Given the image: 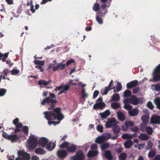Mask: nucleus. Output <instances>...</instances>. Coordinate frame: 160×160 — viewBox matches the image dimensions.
<instances>
[{
  "instance_id": "obj_1",
  "label": "nucleus",
  "mask_w": 160,
  "mask_h": 160,
  "mask_svg": "<svg viewBox=\"0 0 160 160\" xmlns=\"http://www.w3.org/2000/svg\"><path fill=\"white\" fill-rule=\"evenodd\" d=\"M52 111H46L43 112L44 118L48 121L50 125H54L59 124L64 118V116L61 112V108L58 107L53 109Z\"/></svg>"
},
{
  "instance_id": "obj_2",
  "label": "nucleus",
  "mask_w": 160,
  "mask_h": 160,
  "mask_svg": "<svg viewBox=\"0 0 160 160\" xmlns=\"http://www.w3.org/2000/svg\"><path fill=\"white\" fill-rule=\"evenodd\" d=\"M49 97L46 98L43 101H41V104L42 105H45L47 104L49 106L48 107V110H52L56 106V104L58 102V101L56 99H53L52 98H55V94L52 93L50 92Z\"/></svg>"
},
{
  "instance_id": "obj_3",
  "label": "nucleus",
  "mask_w": 160,
  "mask_h": 160,
  "mask_svg": "<svg viewBox=\"0 0 160 160\" xmlns=\"http://www.w3.org/2000/svg\"><path fill=\"white\" fill-rule=\"evenodd\" d=\"M28 148L31 150H33L37 147L38 142L37 138L34 136H30L27 141Z\"/></svg>"
},
{
  "instance_id": "obj_4",
  "label": "nucleus",
  "mask_w": 160,
  "mask_h": 160,
  "mask_svg": "<svg viewBox=\"0 0 160 160\" xmlns=\"http://www.w3.org/2000/svg\"><path fill=\"white\" fill-rule=\"evenodd\" d=\"M18 157L15 160H30V154L23 151L19 150L17 152Z\"/></svg>"
},
{
  "instance_id": "obj_5",
  "label": "nucleus",
  "mask_w": 160,
  "mask_h": 160,
  "mask_svg": "<svg viewBox=\"0 0 160 160\" xmlns=\"http://www.w3.org/2000/svg\"><path fill=\"white\" fill-rule=\"evenodd\" d=\"M143 99L142 98H137L136 96L132 95L129 98L130 103L133 105H136L139 103H142L143 102Z\"/></svg>"
},
{
  "instance_id": "obj_6",
  "label": "nucleus",
  "mask_w": 160,
  "mask_h": 160,
  "mask_svg": "<svg viewBox=\"0 0 160 160\" xmlns=\"http://www.w3.org/2000/svg\"><path fill=\"white\" fill-rule=\"evenodd\" d=\"M85 156L82 150H79L77 152L75 155L72 156V160H84Z\"/></svg>"
},
{
  "instance_id": "obj_7",
  "label": "nucleus",
  "mask_w": 160,
  "mask_h": 160,
  "mask_svg": "<svg viewBox=\"0 0 160 160\" xmlns=\"http://www.w3.org/2000/svg\"><path fill=\"white\" fill-rule=\"evenodd\" d=\"M118 123L114 118H108L107 121L106 123V127L107 128H111Z\"/></svg>"
},
{
  "instance_id": "obj_8",
  "label": "nucleus",
  "mask_w": 160,
  "mask_h": 160,
  "mask_svg": "<svg viewBox=\"0 0 160 160\" xmlns=\"http://www.w3.org/2000/svg\"><path fill=\"white\" fill-rule=\"evenodd\" d=\"M48 140L45 137H42L40 138V139L38 141V143L39 146L44 148L47 144L48 143Z\"/></svg>"
},
{
  "instance_id": "obj_9",
  "label": "nucleus",
  "mask_w": 160,
  "mask_h": 160,
  "mask_svg": "<svg viewBox=\"0 0 160 160\" xmlns=\"http://www.w3.org/2000/svg\"><path fill=\"white\" fill-rule=\"evenodd\" d=\"M150 122L151 123L160 124V116L158 115L152 116L151 118Z\"/></svg>"
},
{
  "instance_id": "obj_10",
  "label": "nucleus",
  "mask_w": 160,
  "mask_h": 160,
  "mask_svg": "<svg viewBox=\"0 0 160 160\" xmlns=\"http://www.w3.org/2000/svg\"><path fill=\"white\" fill-rule=\"evenodd\" d=\"M138 82V81L137 80L131 81L127 84V87L128 89H131L133 88L136 87Z\"/></svg>"
},
{
  "instance_id": "obj_11",
  "label": "nucleus",
  "mask_w": 160,
  "mask_h": 160,
  "mask_svg": "<svg viewBox=\"0 0 160 160\" xmlns=\"http://www.w3.org/2000/svg\"><path fill=\"white\" fill-rule=\"evenodd\" d=\"M57 156L60 158H65L68 155L67 151L65 150H59L57 152Z\"/></svg>"
},
{
  "instance_id": "obj_12",
  "label": "nucleus",
  "mask_w": 160,
  "mask_h": 160,
  "mask_svg": "<svg viewBox=\"0 0 160 160\" xmlns=\"http://www.w3.org/2000/svg\"><path fill=\"white\" fill-rule=\"evenodd\" d=\"M19 137L17 135H9L8 136V139L11 141L12 142H16Z\"/></svg>"
},
{
  "instance_id": "obj_13",
  "label": "nucleus",
  "mask_w": 160,
  "mask_h": 160,
  "mask_svg": "<svg viewBox=\"0 0 160 160\" xmlns=\"http://www.w3.org/2000/svg\"><path fill=\"white\" fill-rule=\"evenodd\" d=\"M106 106L105 103L104 102H99L95 103L93 106L94 109H97L99 108L102 109Z\"/></svg>"
},
{
  "instance_id": "obj_14",
  "label": "nucleus",
  "mask_w": 160,
  "mask_h": 160,
  "mask_svg": "<svg viewBox=\"0 0 160 160\" xmlns=\"http://www.w3.org/2000/svg\"><path fill=\"white\" fill-rule=\"evenodd\" d=\"M77 149V147L74 144H70L67 147V150L70 152H75Z\"/></svg>"
},
{
  "instance_id": "obj_15",
  "label": "nucleus",
  "mask_w": 160,
  "mask_h": 160,
  "mask_svg": "<svg viewBox=\"0 0 160 160\" xmlns=\"http://www.w3.org/2000/svg\"><path fill=\"white\" fill-rule=\"evenodd\" d=\"M52 143L50 142L48 143L47 144V146L46 148V149H48V151H51L56 146V141L52 143V146L51 147Z\"/></svg>"
},
{
  "instance_id": "obj_16",
  "label": "nucleus",
  "mask_w": 160,
  "mask_h": 160,
  "mask_svg": "<svg viewBox=\"0 0 160 160\" xmlns=\"http://www.w3.org/2000/svg\"><path fill=\"white\" fill-rule=\"evenodd\" d=\"M112 129L113 133L117 135L120 133L121 130L120 127L117 124L112 126Z\"/></svg>"
},
{
  "instance_id": "obj_17",
  "label": "nucleus",
  "mask_w": 160,
  "mask_h": 160,
  "mask_svg": "<svg viewBox=\"0 0 160 160\" xmlns=\"http://www.w3.org/2000/svg\"><path fill=\"white\" fill-rule=\"evenodd\" d=\"M117 115L118 119L121 121H124L125 119V117L124 114L121 112L119 111L117 112Z\"/></svg>"
},
{
  "instance_id": "obj_18",
  "label": "nucleus",
  "mask_w": 160,
  "mask_h": 160,
  "mask_svg": "<svg viewBox=\"0 0 160 160\" xmlns=\"http://www.w3.org/2000/svg\"><path fill=\"white\" fill-rule=\"evenodd\" d=\"M105 156L106 158L108 160H112L113 159L111 152L109 150H108L105 151Z\"/></svg>"
},
{
  "instance_id": "obj_19",
  "label": "nucleus",
  "mask_w": 160,
  "mask_h": 160,
  "mask_svg": "<svg viewBox=\"0 0 160 160\" xmlns=\"http://www.w3.org/2000/svg\"><path fill=\"white\" fill-rule=\"evenodd\" d=\"M138 113V110L137 108H134L131 111H129V115L132 117L137 116Z\"/></svg>"
},
{
  "instance_id": "obj_20",
  "label": "nucleus",
  "mask_w": 160,
  "mask_h": 160,
  "mask_svg": "<svg viewBox=\"0 0 160 160\" xmlns=\"http://www.w3.org/2000/svg\"><path fill=\"white\" fill-rule=\"evenodd\" d=\"M133 145V142L131 140H129L125 142L124 143V146L125 148H129Z\"/></svg>"
},
{
  "instance_id": "obj_21",
  "label": "nucleus",
  "mask_w": 160,
  "mask_h": 160,
  "mask_svg": "<svg viewBox=\"0 0 160 160\" xmlns=\"http://www.w3.org/2000/svg\"><path fill=\"white\" fill-rule=\"evenodd\" d=\"M34 152L36 154H39L43 155L45 154L46 153V151L40 148H38L35 149Z\"/></svg>"
},
{
  "instance_id": "obj_22",
  "label": "nucleus",
  "mask_w": 160,
  "mask_h": 160,
  "mask_svg": "<svg viewBox=\"0 0 160 160\" xmlns=\"http://www.w3.org/2000/svg\"><path fill=\"white\" fill-rule=\"evenodd\" d=\"M98 152L96 150L90 151L87 153V157L88 158H91L95 156L98 155Z\"/></svg>"
},
{
  "instance_id": "obj_23",
  "label": "nucleus",
  "mask_w": 160,
  "mask_h": 160,
  "mask_svg": "<svg viewBox=\"0 0 160 160\" xmlns=\"http://www.w3.org/2000/svg\"><path fill=\"white\" fill-rule=\"evenodd\" d=\"M111 113L110 112L109 110H106L103 113H100V115H101L102 118H106L108 116L110 115Z\"/></svg>"
},
{
  "instance_id": "obj_24",
  "label": "nucleus",
  "mask_w": 160,
  "mask_h": 160,
  "mask_svg": "<svg viewBox=\"0 0 160 160\" xmlns=\"http://www.w3.org/2000/svg\"><path fill=\"white\" fill-rule=\"evenodd\" d=\"M138 138L141 140H147L149 138V136L145 133H141L138 136Z\"/></svg>"
},
{
  "instance_id": "obj_25",
  "label": "nucleus",
  "mask_w": 160,
  "mask_h": 160,
  "mask_svg": "<svg viewBox=\"0 0 160 160\" xmlns=\"http://www.w3.org/2000/svg\"><path fill=\"white\" fill-rule=\"evenodd\" d=\"M152 75H154V77L152 80H150V81H155L158 82L160 80V73L156 74H153V72L152 74Z\"/></svg>"
},
{
  "instance_id": "obj_26",
  "label": "nucleus",
  "mask_w": 160,
  "mask_h": 160,
  "mask_svg": "<svg viewBox=\"0 0 160 160\" xmlns=\"http://www.w3.org/2000/svg\"><path fill=\"white\" fill-rule=\"evenodd\" d=\"M120 100V96L119 94L115 93L113 95L112 97L111 100L112 101H118Z\"/></svg>"
},
{
  "instance_id": "obj_27",
  "label": "nucleus",
  "mask_w": 160,
  "mask_h": 160,
  "mask_svg": "<svg viewBox=\"0 0 160 160\" xmlns=\"http://www.w3.org/2000/svg\"><path fill=\"white\" fill-rule=\"evenodd\" d=\"M149 117L147 115H143L141 117V119L143 122L145 124H147L148 122Z\"/></svg>"
},
{
  "instance_id": "obj_28",
  "label": "nucleus",
  "mask_w": 160,
  "mask_h": 160,
  "mask_svg": "<svg viewBox=\"0 0 160 160\" xmlns=\"http://www.w3.org/2000/svg\"><path fill=\"white\" fill-rule=\"evenodd\" d=\"M154 102L156 105L157 108L160 110V97H157L154 99Z\"/></svg>"
},
{
  "instance_id": "obj_29",
  "label": "nucleus",
  "mask_w": 160,
  "mask_h": 160,
  "mask_svg": "<svg viewBox=\"0 0 160 160\" xmlns=\"http://www.w3.org/2000/svg\"><path fill=\"white\" fill-rule=\"evenodd\" d=\"M132 94L131 92L128 89H127L125 90L123 94V97L124 98H128L130 96H131Z\"/></svg>"
},
{
  "instance_id": "obj_30",
  "label": "nucleus",
  "mask_w": 160,
  "mask_h": 160,
  "mask_svg": "<svg viewBox=\"0 0 160 160\" xmlns=\"http://www.w3.org/2000/svg\"><path fill=\"white\" fill-rule=\"evenodd\" d=\"M51 81H46L44 80H40L38 81V83L39 85H43L44 86H47L50 82Z\"/></svg>"
},
{
  "instance_id": "obj_31",
  "label": "nucleus",
  "mask_w": 160,
  "mask_h": 160,
  "mask_svg": "<svg viewBox=\"0 0 160 160\" xmlns=\"http://www.w3.org/2000/svg\"><path fill=\"white\" fill-rule=\"evenodd\" d=\"M102 137L104 140H108L111 138V135L109 133H105L102 134Z\"/></svg>"
},
{
  "instance_id": "obj_32",
  "label": "nucleus",
  "mask_w": 160,
  "mask_h": 160,
  "mask_svg": "<svg viewBox=\"0 0 160 160\" xmlns=\"http://www.w3.org/2000/svg\"><path fill=\"white\" fill-rule=\"evenodd\" d=\"M127 156V155L125 152H122L120 154L118 159L119 160H126Z\"/></svg>"
},
{
  "instance_id": "obj_33",
  "label": "nucleus",
  "mask_w": 160,
  "mask_h": 160,
  "mask_svg": "<svg viewBox=\"0 0 160 160\" xmlns=\"http://www.w3.org/2000/svg\"><path fill=\"white\" fill-rule=\"evenodd\" d=\"M160 73V64L157 66L153 71V74Z\"/></svg>"
},
{
  "instance_id": "obj_34",
  "label": "nucleus",
  "mask_w": 160,
  "mask_h": 160,
  "mask_svg": "<svg viewBox=\"0 0 160 160\" xmlns=\"http://www.w3.org/2000/svg\"><path fill=\"white\" fill-rule=\"evenodd\" d=\"M109 144L108 142H105L101 145V148L102 150H104L108 148Z\"/></svg>"
},
{
  "instance_id": "obj_35",
  "label": "nucleus",
  "mask_w": 160,
  "mask_h": 160,
  "mask_svg": "<svg viewBox=\"0 0 160 160\" xmlns=\"http://www.w3.org/2000/svg\"><path fill=\"white\" fill-rule=\"evenodd\" d=\"M111 107L113 109H116L120 107V104L118 102H113L111 104Z\"/></svg>"
},
{
  "instance_id": "obj_36",
  "label": "nucleus",
  "mask_w": 160,
  "mask_h": 160,
  "mask_svg": "<svg viewBox=\"0 0 160 160\" xmlns=\"http://www.w3.org/2000/svg\"><path fill=\"white\" fill-rule=\"evenodd\" d=\"M156 154V152L153 149H150L148 154V157L152 158L154 157Z\"/></svg>"
},
{
  "instance_id": "obj_37",
  "label": "nucleus",
  "mask_w": 160,
  "mask_h": 160,
  "mask_svg": "<svg viewBox=\"0 0 160 160\" xmlns=\"http://www.w3.org/2000/svg\"><path fill=\"white\" fill-rule=\"evenodd\" d=\"M34 62L35 65L43 66L44 65L45 62L44 60L40 61L39 60H35L34 61Z\"/></svg>"
},
{
  "instance_id": "obj_38",
  "label": "nucleus",
  "mask_w": 160,
  "mask_h": 160,
  "mask_svg": "<svg viewBox=\"0 0 160 160\" xmlns=\"http://www.w3.org/2000/svg\"><path fill=\"white\" fill-rule=\"evenodd\" d=\"M93 10L94 11H98L100 8V5L99 3L96 2L94 4L92 8Z\"/></svg>"
},
{
  "instance_id": "obj_39",
  "label": "nucleus",
  "mask_w": 160,
  "mask_h": 160,
  "mask_svg": "<svg viewBox=\"0 0 160 160\" xmlns=\"http://www.w3.org/2000/svg\"><path fill=\"white\" fill-rule=\"evenodd\" d=\"M104 140L102 137H98L95 140V142L98 144H100L103 142Z\"/></svg>"
},
{
  "instance_id": "obj_40",
  "label": "nucleus",
  "mask_w": 160,
  "mask_h": 160,
  "mask_svg": "<svg viewBox=\"0 0 160 160\" xmlns=\"http://www.w3.org/2000/svg\"><path fill=\"white\" fill-rule=\"evenodd\" d=\"M146 131L148 134L151 135L153 133L152 128L150 127H147L146 128Z\"/></svg>"
},
{
  "instance_id": "obj_41",
  "label": "nucleus",
  "mask_w": 160,
  "mask_h": 160,
  "mask_svg": "<svg viewBox=\"0 0 160 160\" xmlns=\"http://www.w3.org/2000/svg\"><path fill=\"white\" fill-rule=\"evenodd\" d=\"M125 123L128 127L133 126L135 124L134 122L132 121H126Z\"/></svg>"
},
{
  "instance_id": "obj_42",
  "label": "nucleus",
  "mask_w": 160,
  "mask_h": 160,
  "mask_svg": "<svg viewBox=\"0 0 160 160\" xmlns=\"http://www.w3.org/2000/svg\"><path fill=\"white\" fill-rule=\"evenodd\" d=\"M69 145V143L67 142H65L59 145L61 148H67Z\"/></svg>"
},
{
  "instance_id": "obj_43",
  "label": "nucleus",
  "mask_w": 160,
  "mask_h": 160,
  "mask_svg": "<svg viewBox=\"0 0 160 160\" xmlns=\"http://www.w3.org/2000/svg\"><path fill=\"white\" fill-rule=\"evenodd\" d=\"M121 137L122 138L124 139H132V137L130 135L127 133L123 134L122 136Z\"/></svg>"
},
{
  "instance_id": "obj_44",
  "label": "nucleus",
  "mask_w": 160,
  "mask_h": 160,
  "mask_svg": "<svg viewBox=\"0 0 160 160\" xmlns=\"http://www.w3.org/2000/svg\"><path fill=\"white\" fill-rule=\"evenodd\" d=\"M122 88V85L121 83L118 82L117 86L116 87H115V88L116 90V91H117V92L120 91L121 90Z\"/></svg>"
},
{
  "instance_id": "obj_45",
  "label": "nucleus",
  "mask_w": 160,
  "mask_h": 160,
  "mask_svg": "<svg viewBox=\"0 0 160 160\" xmlns=\"http://www.w3.org/2000/svg\"><path fill=\"white\" fill-rule=\"evenodd\" d=\"M112 88H108V87H106L103 90V92H102V94L103 95H106L108 94V92L112 90Z\"/></svg>"
},
{
  "instance_id": "obj_46",
  "label": "nucleus",
  "mask_w": 160,
  "mask_h": 160,
  "mask_svg": "<svg viewBox=\"0 0 160 160\" xmlns=\"http://www.w3.org/2000/svg\"><path fill=\"white\" fill-rule=\"evenodd\" d=\"M7 90L4 88L0 89V96H3L7 92Z\"/></svg>"
},
{
  "instance_id": "obj_47",
  "label": "nucleus",
  "mask_w": 160,
  "mask_h": 160,
  "mask_svg": "<svg viewBox=\"0 0 160 160\" xmlns=\"http://www.w3.org/2000/svg\"><path fill=\"white\" fill-rule=\"evenodd\" d=\"M32 3V1L31 0L30 2V3L31 5L30 10L32 13H34L35 12V10L34 9V5H33Z\"/></svg>"
},
{
  "instance_id": "obj_48",
  "label": "nucleus",
  "mask_w": 160,
  "mask_h": 160,
  "mask_svg": "<svg viewBox=\"0 0 160 160\" xmlns=\"http://www.w3.org/2000/svg\"><path fill=\"white\" fill-rule=\"evenodd\" d=\"M123 108L126 110H131L132 107L130 105H125L123 106Z\"/></svg>"
},
{
  "instance_id": "obj_49",
  "label": "nucleus",
  "mask_w": 160,
  "mask_h": 160,
  "mask_svg": "<svg viewBox=\"0 0 160 160\" xmlns=\"http://www.w3.org/2000/svg\"><path fill=\"white\" fill-rule=\"evenodd\" d=\"M96 19L97 22L100 24H102L103 23V20L101 17L98 16H96Z\"/></svg>"
},
{
  "instance_id": "obj_50",
  "label": "nucleus",
  "mask_w": 160,
  "mask_h": 160,
  "mask_svg": "<svg viewBox=\"0 0 160 160\" xmlns=\"http://www.w3.org/2000/svg\"><path fill=\"white\" fill-rule=\"evenodd\" d=\"M147 105L148 108L151 109H152L154 108V106L151 101H149L147 103Z\"/></svg>"
},
{
  "instance_id": "obj_51",
  "label": "nucleus",
  "mask_w": 160,
  "mask_h": 160,
  "mask_svg": "<svg viewBox=\"0 0 160 160\" xmlns=\"http://www.w3.org/2000/svg\"><path fill=\"white\" fill-rule=\"evenodd\" d=\"M130 129L131 131L134 132H138L139 130V128L138 126H135L134 127L131 128Z\"/></svg>"
},
{
  "instance_id": "obj_52",
  "label": "nucleus",
  "mask_w": 160,
  "mask_h": 160,
  "mask_svg": "<svg viewBox=\"0 0 160 160\" xmlns=\"http://www.w3.org/2000/svg\"><path fill=\"white\" fill-rule=\"evenodd\" d=\"M63 62L64 61H63L58 64H60V67L59 68V69L61 70L64 69L65 68L66 65L65 64H63Z\"/></svg>"
},
{
  "instance_id": "obj_53",
  "label": "nucleus",
  "mask_w": 160,
  "mask_h": 160,
  "mask_svg": "<svg viewBox=\"0 0 160 160\" xmlns=\"http://www.w3.org/2000/svg\"><path fill=\"white\" fill-rule=\"evenodd\" d=\"M11 74L13 75H16L19 73L20 71L18 69H13L11 71Z\"/></svg>"
},
{
  "instance_id": "obj_54",
  "label": "nucleus",
  "mask_w": 160,
  "mask_h": 160,
  "mask_svg": "<svg viewBox=\"0 0 160 160\" xmlns=\"http://www.w3.org/2000/svg\"><path fill=\"white\" fill-rule=\"evenodd\" d=\"M75 61L73 59L68 60L66 62V65L68 66L72 63H75Z\"/></svg>"
},
{
  "instance_id": "obj_55",
  "label": "nucleus",
  "mask_w": 160,
  "mask_h": 160,
  "mask_svg": "<svg viewBox=\"0 0 160 160\" xmlns=\"http://www.w3.org/2000/svg\"><path fill=\"white\" fill-rule=\"evenodd\" d=\"M28 131L29 128L27 126H24L23 127L22 131L28 134Z\"/></svg>"
},
{
  "instance_id": "obj_56",
  "label": "nucleus",
  "mask_w": 160,
  "mask_h": 160,
  "mask_svg": "<svg viewBox=\"0 0 160 160\" xmlns=\"http://www.w3.org/2000/svg\"><path fill=\"white\" fill-rule=\"evenodd\" d=\"M98 130L100 132H102L103 131V127L100 125H98L97 127Z\"/></svg>"
},
{
  "instance_id": "obj_57",
  "label": "nucleus",
  "mask_w": 160,
  "mask_h": 160,
  "mask_svg": "<svg viewBox=\"0 0 160 160\" xmlns=\"http://www.w3.org/2000/svg\"><path fill=\"white\" fill-rule=\"evenodd\" d=\"M121 127H122V130L123 131H126L128 129V126L125 124V125H122V126Z\"/></svg>"
},
{
  "instance_id": "obj_58",
  "label": "nucleus",
  "mask_w": 160,
  "mask_h": 160,
  "mask_svg": "<svg viewBox=\"0 0 160 160\" xmlns=\"http://www.w3.org/2000/svg\"><path fill=\"white\" fill-rule=\"evenodd\" d=\"M140 90V88L138 87L134 88L132 90V92L134 94H136Z\"/></svg>"
},
{
  "instance_id": "obj_59",
  "label": "nucleus",
  "mask_w": 160,
  "mask_h": 160,
  "mask_svg": "<svg viewBox=\"0 0 160 160\" xmlns=\"http://www.w3.org/2000/svg\"><path fill=\"white\" fill-rule=\"evenodd\" d=\"M99 94V91L98 90H95L93 94V96L92 97V98H96L98 95Z\"/></svg>"
},
{
  "instance_id": "obj_60",
  "label": "nucleus",
  "mask_w": 160,
  "mask_h": 160,
  "mask_svg": "<svg viewBox=\"0 0 160 160\" xmlns=\"http://www.w3.org/2000/svg\"><path fill=\"white\" fill-rule=\"evenodd\" d=\"M23 124L22 123L18 122L15 125V127L17 128H21L23 127Z\"/></svg>"
},
{
  "instance_id": "obj_61",
  "label": "nucleus",
  "mask_w": 160,
  "mask_h": 160,
  "mask_svg": "<svg viewBox=\"0 0 160 160\" xmlns=\"http://www.w3.org/2000/svg\"><path fill=\"white\" fill-rule=\"evenodd\" d=\"M19 121V119L18 118H16L14 119L13 121V123L14 125H16L17 123H18Z\"/></svg>"
},
{
  "instance_id": "obj_62",
  "label": "nucleus",
  "mask_w": 160,
  "mask_h": 160,
  "mask_svg": "<svg viewBox=\"0 0 160 160\" xmlns=\"http://www.w3.org/2000/svg\"><path fill=\"white\" fill-rule=\"evenodd\" d=\"M59 65L60 64H58L57 66H54L52 68L53 71L54 72L56 71H57L59 69V68L60 67Z\"/></svg>"
},
{
  "instance_id": "obj_63",
  "label": "nucleus",
  "mask_w": 160,
  "mask_h": 160,
  "mask_svg": "<svg viewBox=\"0 0 160 160\" xmlns=\"http://www.w3.org/2000/svg\"><path fill=\"white\" fill-rule=\"evenodd\" d=\"M154 88L156 91L160 92V84L156 85Z\"/></svg>"
},
{
  "instance_id": "obj_64",
  "label": "nucleus",
  "mask_w": 160,
  "mask_h": 160,
  "mask_svg": "<svg viewBox=\"0 0 160 160\" xmlns=\"http://www.w3.org/2000/svg\"><path fill=\"white\" fill-rule=\"evenodd\" d=\"M153 160H160V155L158 154L155 156Z\"/></svg>"
}]
</instances>
